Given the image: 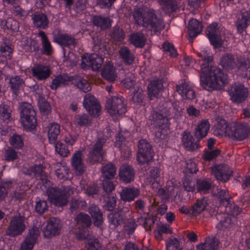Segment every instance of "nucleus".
I'll return each instance as SVG.
<instances>
[{"instance_id": "f257e3e1", "label": "nucleus", "mask_w": 250, "mask_h": 250, "mask_svg": "<svg viewBox=\"0 0 250 250\" xmlns=\"http://www.w3.org/2000/svg\"><path fill=\"white\" fill-rule=\"evenodd\" d=\"M197 54L205 62L201 66L200 80L201 86L206 90L211 91L224 86L227 83L228 76L219 67L210 64L213 58L208 50H203Z\"/></svg>"}, {"instance_id": "f03ea898", "label": "nucleus", "mask_w": 250, "mask_h": 250, "mask_svg": "<svg viewBox=\"0 0 250 250\" xmlns=\"http://www.w3.org/2000/svg\"><path fill=\"white\" fill-rule=\"evenodd\" d=\"M163 105V109L153 110L150 116L151 125L156 128L155 137L160 140H165L167 137L170 119H179L182 115L183 110L176 103L171 102H166Z\"/></svg>"}, {"instance_id": "7ed1b4c3", "label": "nucleus", "mask_w": 250, "mask_h": 250, "mask_svg": "<svg viewBox=\"0 0 250 250\" xmlns=\"http://www.w3.org/2000/svg\"><path fill=\"white\" fill-rule=\"evenodd\" d=\"M132 16L137 24L146 27L153 34H160L164 28L162 14L153 9L144 11L143 8H135Z\"/></svg>"}, {"instance_id": "20e7f679", "label": "nucleus", "mask_w": 250, "mask_h": 250, "mask_svg": "<svg viewBox=\"0 0 250 250\" xmlns=\"http://www.w3.org/2000/svg\"><path fill=\"white\" fill-rule=\"evenodd\" d=\"M222 65L228 71L236 73L237 75H245L248 77L246 72L250 67V59L244 56H240L234 58L232 55H224L221 61Z\"/></svg>"}, {"instance_id": "39448f33", "label": "nucleus", "mask_w": 250, "mask_h": 250, "mask_svg": "<svg viewBox=\"0 0 250 250\" xmlns=\"http://www.w3.org/2000/svg\"><path fill=\"white\" fill-rule=\"evenodd\" d=\"M46 193L50 202L56 207L65 206L68 202V197L73 193L72 188L62 185L59 187H52L47 189Z\"/></svg>"}, {"instance_id": "423d86ee", "label": "nucleus", "mask_w": 250, "mask_h": 250, "mask_svg": "<svg viewBox=\"0 0 250 250\" xmlns=\"http://www.w3.org/2000/svg\"><path fill=\"white\" fill-rule=\"evenodd\" d=\"M21 122L26 132H32L37 125L36 113L32 105L28 103L20 104Z\"/></svg>"}, {"instance_id": "0eeeda50", "label": "nucleus", "mask_w": 250, "mask_h": 250, "mask_svg": "<svg viewBox=\"0 0 250 250\" xmlns=\"http://www.w3.org/2000/svg\"><path fill=\"white\" fill-rule=\"evenodd\" d=\"M223 207L225 208V212L219 214L216 216L217 219L219 220V223L217 224L216 227L219 230H225L229 228L233 223L231 216L236 217L241 212V209L239 207L234 203H231V200L229 205Z\"/></svg>"}, {"instance_id": "6e6552de", "label": "nucleus", "mask_w": 250, "mask_h": 250, "mask_svg": "<svg viewBox=\"0 0 250 250\" xmlns=\"http://www.w3.org/2000/svg\"><path fill=\"white\" fill-rule=\"evenodd\" d=\"M250 134V125L244 122H235L230 124L228 136L234 140L242 141Z\"/></svg>"}, {"instance_id": "1a4fd4ad", "label": "nucleus", "mask_w": 250, "mask_h": 250, "mask_svg": "<svg viewBox=\"0 0 250 250\" xmlns=\"http://www.w3.org/2000/svg\"><path fill=\"white\" fill-rule=\"evenodd\" d=\"M205 33L213 47H222L224 45L223 32L218 22H212L208 25Z\"/></svg>"}, {"instance_id": "9d476101", "label": "nucleus", "mask_w": 250, "mask_h": 250, "mask_svg": "<svg viewBox=\"0 0 250 250\" xmlns=\"http://www.w3.org/2000/svg\"><path fill=\"white\" fill-rule=\"evenodd\" d=\"M25 219V216L20 213H17L12 216L6 231V234L11 237L21 235L26 228Z\"/></svg>"}, {"instance_id": "9b49d317", "label": "nucleus", "mask_w": 250, "mask_h": 250, "mask_svg": "<svg viewBox=\"0 0 250 250\" xmlns=\"http://www.w3.org/2000/svg\"><path fill=\"white\" fill-rule=\"evenodd\" d=\"M106 142V139L104 137L98 138L95 143L89 152L87 162L90 164L100 163L103 160V146Z\"/></svg>"}, {"instance_id": "f8f14e48", "label": "nucleus", "mask_w": 250, "mask_h": 250, "mask_svg": "<svg viewBox=\"0 0 250 250\" xmlns=\"http://www.w3.org/2000/svg\"><path fill=\"white\" fill-rule=\"evenodd\" d=\"M106 108L111 116L122 115L126 111V106L124 99L122 97L112 96L106 101Z\"/></svg>"}, {"instance_id": "ddd939ff", "label": "nucleus", "mask_w": 250, "mask_h": 250, "mask_svg": "<svg viewBox=\"0 0 250 250\" xmlns=\"http://www.w3.org/2000/svg\"><path fill=\"white\" fill-rule=\"evenodd\" d=\"M138 148L137 154L138 162L141 165H148L154 154L151 146L145 140H141L138 143Z\"/></svg>"}, {"instance_id": "4468645a", "label": "nucleus", "mask_w": 250, "mask_h": 250, "mask_svg": "<svg viewBox=\"0 0 250 250\" xmlns=\"http://www.w3.org/2000/svg\"><path fill=\"white\" fill-rule=\"evenodd\" d=\"M230 100L236 103L244 102L248 96V89L241 83H235L229 88Z\"/></svg>"}, {"instance_id": "2eb2a0df", "label": "nucleus", "mask_w": 250, "mask_h": 250, "mask_svg": "<svg viewBox=\"0 0 250 250\" xmlns=\"http://www.w3.org/2000/svg\"><path fill=\"white\" fill-rule=\"evenodd\" d=\"M104 58L96 53H93L88 57H83L81 67L83 69L91 68L93 71H99L102 67Z\"/></svg>"}, {"instance_id": "dca6fc26", "label": "nucleus", "mask_w": 250, "mask_h": 250, "mask_svg": "<svg viewBox=\"0 0 250 250\" xmlns=\"http://www.w3.org/2000/svg\"><path fill=\"white\" fill-rule=\"evenodd\" d=\"M176 90L184 100L191 101L196 97L194 85L185 80H182L177 85Z\"/></svg>"}, {"instance_id": "f3484780", "label": "nucleus", "mask_w": 250, "mask_h": 250, "mask_svg": "<svg viewBox=\"0 0 250 250\" xmlns=\"http://www.w3.org/2000/svg\"><path fill=\"white\" fill-rule=\"evenodd\" d=\"M62 225L61 220L57 217H51L47 221L42 232L45 238H50L59 235L61 232Z\"/></svg>"}, {"instance_id": "a211bd4d", "label": "nucleus", "mask_w": 250, "mask_h": 250, "mask_svg": "<svg viewBox=\"0 0 250 250\" xmlns=\"http://www.w3.org/2000/svg\"><path fill=\"white\" fill-rule=\"evenodd\" d=\"M83 105L91 116L96 117L99 115L101 106L91 94H87L84 97Z\"/></svg>"}, {"instance_id": "6ab92c4d", "label": "nucleus", "mask_w": 250, "mask_h": 250, "mask_svg": "<svg viewBox=\"0 0 250 250\" xmlns=\"http://www.w3.org/2000/svg\"><path fill=\"white\" fill-rule=\"evenodd\" d=\"M129 211V208L127 207L119 209L114 213H111L109 214L107 218L109 224L113 225L114 228L124 224L126 219L127 214L128 213Z\"/></svg>"}, {"instance_id": "aec40b11", "label": "nucleus", "mask_w": 250, "mask_h": 250, "mask_svg": "<svg viewBox=\"0 0 250 250\" xmlns=\"http://www.w3.org/2000/svg\"><path fill=\"white\" fill-rule=\"evenodd\" d=\"M182 135L183 146L188 150L193 151L201 147L199 144L201 140L197 138L189 131H184Z\"/></svg>"}, {"instance_id": "412c9836", "label": "nucleus", "mask_w": 250, "mask_h": 250, "mask_svg": "<svg viewBox=\"0 0 250 250\" xmlns=\"http://www.w3.org/2000/svg\"><path fill=\"white\" fill-rule=\"evenodd\" d=\"M191 208L193 217L201 214L204 210H207L211 216L215 215L216 213V207H209L207 200L205 197L196 200Z\"/></svg>"}, {"instance_id": "4be33fe9", "label": "nucleus", "mask_w": 250, "mask_h": 250, "mask_svg": "<svg viewBox=\"0 0 250 250\" xmlns=\"http://www.w3.org/2000/svg\"><path fill=\"white\" fill-rule=\"evenodd\" d=\"M71 164L76 175H81L83 173L86 167L83 163V154L81 151L77 150L73 153Z\"/></svg>"}, {"instance_id": "5701e85b", "label": "nucleus", "mask_w": 250, "mask_h": 250, "mask_svg": "<svg viewBox=\"0 0 250 250\" xmlns=\"http://www.w3.org/2000/svg\"><path fill=\"white\" fill-rule=\"evenodd\" d=\"M39 235L37 229H29L26 236L21 245L19 250H32L37 242Z\"/></svg>"}, {"instance_id": "b1692460", "label": "nucleus", "mask_w": 250, "mask_h": 250, "mask_svg": "<svg viewBox=\"0 0 250 250\" xmlns=\"http://www.w3.org/2000/svg\"><path fill=\"white\" fill-rule=\"evenodd\" d=\"M31 70L33 76L39 81L45 80L51 73L49 66L41 64H37L34 66Z\"/></svg>"}, {"instance_id": "393cba45", "label": "nucleus", "mask_w": 250, "mask_h": 250, "mask_svg": "<svg viewBox=\"0 0 250 250\" xmlns=\"http://www.w3.org/2000/svg\"><path fill=\"white\" fill-rule=\"evenodd\" d=\"M53 42L58 45L64 47L75 46L76 40L74 36L66 33H58L53 36Z\"/></svg>"}, {"instance_id": "a878e982", "label": "nucleus", "mask_w": 250, "mask_h": 250, "mask_svg": "<svg viewBox=\"0 0 250 250\" xmlns=\"http://www.w3.org/2000/svg\"><path fill=\"white\" fill-rule=\"evenodd\" d=\"M87 211L93 219L94 225L97 227H101L104 222L103 214L98 206L91 204L87 208Z\"/></svg>"}, {"instance_id": "bb28decb", "label": "nucleus", "mask_w": 250, "mask_h": 250, "mask_svg": "<svg viewBox=\"0 0 250 250\" xmlns=\"http://www.w3.org/2000/svg\"><path fill=\"white\" fill-rule=\"evenodd\" d=\"M203 27L202 22L195 19L189 20L188 24V34L189 41L193 39L199 35L203 31Z\"/></svg>"}, {"instance_id": "cd10ccee", "label": "nucleus", "mask_w": 250, "mask_h": 250, "mask_svg": "<svg viewBox=\"0 0 250 250\" xmlns=\"http://www.w3.org/2000/svg\"><path fill=\"white\" fill-rule=\"evenodd\" d=\"M163 86V81L161 79H154L150 82L147 86V91L151 100L158 96L162 91Z\"/></svg>"}, {"instance_id": "c85d7f7f", "label": "nucleus", "mask_w": 250, "mask_h": 250, "mask_svg": "<svg viewBox=\"0 0 250 250\" xmlns=\"http://www.w3.org/2000/svg\"><path fill=\"white\" fill-rule=\"evenodd\" d=\"M140 193V189L134 187H125L123 188L120 193L122 200L125 202H130L137 198Z\"/></svg>"}, {"instance_id": "c756f323", "label": "nucleus", "mask_w": 250, "mask_h": 250, "mask_svg": "<svg viewBox=\"0 0 250 250\" xmlns=\"http://www.w3.org/2000/svg\"><path fill=\"white\" fill-rule=\"evenodd\" d=\"M60 125L55 122L49 123L46 127L47 138L50 144H55L60 134Z\"/></svg>"}, {"instance_id": "7c9ffc66", "label": "nucleus", "mask_w": 250, "mask_h": 250, "mask_svg": "<svg viewBox=\"0 0 250 250\" xmlns=\"http://www.w3.org/2000/svg\"><path fill=\"white\" fill-rule=\"evenodd\" d=\"M210 127V125L208 120H202L195 128L193 132L194 135L201 140L207 136Z\"/></svg>"}, {"instance_id": "2f4dec72", "label": "nucleus", "mask_w": 250, "mask_h": 250, "mask_svg": "<svg viewBox=\"0 0 250 250\" xmlns=\"http://www.w3.org/2000/svg\"><path fill=\"white\" fill-rule=\"evenodd\" d=\"M76 226L80 231L87 229L92 225V220L90 216L85 213L80 212L75 217Z\"/></svg>"}, {"instance_id": "473e14b6", "label": "nucleus", "mask_w": 250, "mask_h": 250, "mask_svg": "<svg viewBox=\"0 0 250 250\" xmlns=\"http://www.w3.org/2000/svg\"><path fill=\"white\" fill-rule=\"evenodd\" d=\"M72 77L67 74L57 75L52 79L50 87L52 90H56L59 87L66 85L68 82L72 81Z\"/></svg>"}, {"instance_id": "72a5a7b5", "label": "nucleus", "mask_w": 250, "mask_h": 250, "mask_svg": "<svg viewBox=\"0 0 250 250\" xmlns=\"http://www.w3.org/2000/svg\"><path fill=\"white\" fill-rule=\"evenodd\" d=\"M135 171L129 165L122 166L120 168L119 176L121 180L125 183H130L134 179Z\"/></svg>"}, {"instance_id": "f704fd0d", "label": "nucleus", "mask_w": 250, "mask_h": 250, "mask_svg": "<svg viewBox=\"0 0 250 250\" xmlns=\"http://www.w3.org/2000/svg\"><path fill=\"white\" fill-rule=\"evenodd\" d=\"M24 82L20 76H12L10 79L9 87L13 95L17 97L20 93V90L23 87Z\"/></svg>"}, {"instance_id": "c9c22d12", "label": "nucleus", "mask_w": 250, "mask_h": 250, "mask_svg": "<svg viewBox=\"0 0 250 250\" xmlns=\"http://www.w3.org/2000/svg\"><path fill=\"white\" fill-rule=\"evenodd\" d=\"M92 21L94 25L104 30L111 27L112 21L109 17L95 15L92 16Z\"/></svg>"}, {"instance_id": "e433bc0d", "label": "nucleus", "mask_w": 250, "mask_h": 250, "mask_svg": "<svg viewBox=\"0 0 250 250\" xmlns=\"http://www.w3.org/2000/svg\"><path fill=\"white\" fill-rule=\"evenodd\" d=\"M32 20L34 26L37 28L44 29L48 26V19L43 13L34 14L32 17Z\"/></svg>"}, {"instance_id": "4c0bfd02", "label": "nucleus", "mask_w": 250, "mask_h": 250, "mask_svg": "<svg viewBox=\"0 0 250 250\" xmlns=\"http://www.w3.org/2000/svg\"><path fill=\"white\" fill-rule=\"evenodd\" d=\"M162 11L166 14L170 15L178 9L177 0H158Z\"/></svg>"}, {"instance_id": "58836bf2", "label": "nucleus", "mask_w": 250, "mask_h": 250, "mask_svg": "<svg viewBox=\"0 0 250 250\" xmlns=\"http://www.w3.org/2000/svg\"><path fill=\"white\" fill-rule=\"evenodd\" d=\"M0 26L1 29L8 32H16L19 29V22L10 18L1 20Z\"/></svg>"}, {"instance_id": "ea45409f", "label": "nucleus", "mask_w": 250, "mask_h": 250, "mask_svg": "<svg viewBox=\"0 0 250 250\" xmlns=\"http://www.w3.org/2000/svg\"><path fill=\"white\" fill-rule=\"evenodd\" d=\"M250 22V11H246L242 13L241 17L239 18L236 22L238 33L241 34L247 28Z\"/></svg>"}, {"instance_id": "a19ab883", "label": "nucleus", "mask_w": 250, "mask_h": 250, "mask_svg": "<svg viewBox=\"0 0 250 250\" xmlns=\"http://www.w3.org/2000/svg\"><path fill=\"white\" fill-rule=\"evenodd\" d=\"M103 77L109 82H114L117 77L115 68L113 64L108 62L104 66L102 72Z\"/></svg>"}, {"instance_id": "79ce46f5", "label": "nucleus", "mask_w": 250, "mask_h": 250, "mask_svg": "<svg viewBox=\"0 0 250 250\" xmlns=\"http://www.w3.org/2000/svg\"><path fill=\"white\" fill-rule=\"evenodd\" d=\"M196 250H217L218 242L215 237L207 238L204 243H201L196 246Z\"/></svg>"}, {"instance_id": "37998d69", "label": "nucleus", "mask_w": 250, "mask_h": 250, "mask_svg": "<svg viewBox=\"0 0 250 250\" xmlns=\"http://www.w3.org/2000/svg\"><path fill=\"white\" fill-rule=\"evenodd\" d=\"M129 39L135 47H144L146 40L145 34L141 32L131 34Z\"/></svg>"}, {"instance_id": "c03bdc74", "label": "nucleus", "mask_w": 250, "mask_h": 250, "mask_svg": "<svg viewBox=\"0 0 250 250\" xmlns=\"http://www.w3.org/2000/svg\"><path fill=\"white\" fill-rule=\"evenodd\" d=\"M55 168V174L58 178L63 180L68 178L69 168L65 163H57Z\"/></svg>"}, {"instance_id": "a18cd8bd", "label": "nucleus", "mask_w": 250, "mask_h": 250, "mask_svg": "<svg viewBox=\"0 0 250 250\" xmlns=\"http://www.w3.org/2000/svg\"><path fill=\"white\" fill-rule=\"evenodd\" d=\"M116 167L111 163H109L102 167V173L104 179H113L116 174Z\"/></svg>"}, {"instance_id": "49530a36", "label": "nucleus", "mask_w": 250, "mask_h": 250, "mask_svg": "<svg viewBox=\"0 0 250 250\" xmlns=\"http://www.w3.org/2000/svg\"><path fill=\"white\" fill-rule=\"evenodd\" d=\"M86 207V202L79 198H72L70 204V210L72 213H77L80 210L84 209Z\"/></svg>"}, {"instance_id": "de8ad7c7", "label": "nucleus", "mask_w": 250, "mask_h": 250, "mask_svg": "<svg viewBox=\"0 0 250 250\" xmlns=\"http://www.w3.org/2000/svg\"><path fill=\"white\" fill-rule=\"evenodd\" d=\"M211 187V184L206 179H198L196 181L197 190L201 194L208 193Z\"/></svg>"}, {"instance_id": "09e8293b", "label": "nucleus", "mask_w": 250, "mask_h": 250, "mask_svg": "<svg viewBox=\"0 0 250 250\" xmlns=\"http://www.w3.org/2000/svg\"><path fill=\"white\" fill-rule=\"evenodd\" d=\"M11 110L9 105L5 104L0 105V118L4 123H8L11 120Z\"/></svg>"}, {"instance_id": "8fccbe9b", "label": "nucleus", "mask_w": 250, "mask_h": 250, "mask_svg": "<svg viewBox=\"0 0 250 250\" xmlns=\"http://www.w3.org/2000/svg\"><path fill=\"white\" fill-rule=\"evenodd\" d=\"M161 170V166L160 164H157L155 166L150 167L149 176L151 179V182L154 183H159Z\"/></svg>"}, {"instance_id": "3c124183", "label": "nucleus", "mask_w": 250, "mask_h": 250, "mask_svg": "<svg viewBox=\"0 0 250 250\" xmlns=\"http://www.w3.org/2000/svg\"><path fill=\"white\" fill-rule=\"evenodd\" d=\"M218 196L221 206H227L230 203L231 198L229 197L228 191L226 189H218Z\"/></svg>"}, {"instance_id": "603ef678", "label": "nucleus", "mask_w": 250, "mask_h": 250, "mask_svg": "<svg viewBox=\"0 0 250 250\" xmlns=\"http://www.w3.org/2000/svg\"><path fill=\"white\" fill-rule=\"evenodd\" d=\"M117 198L115 196H109L105 197L103 202V208L107 211H113L116 207Z\"/></svg>"}, {"instance_id": "864d4df0", "label": "nucleus", "mask_w": 250, "mask_h": 250, "mask_svg": "<svg viewBox=\"0 0 250 250\" xmlns=\"http://www.w3.org/2000/svg\"><path fill=\"white\" fill-rule=\"evenodd\" d=\"M214 175L218 180L224 182L229 180L231 176L229 171L223 167H216L214 171Z\"/></svg>"}, {"instance_id": "5fc2aeb1", "label": "nucleus", "mask_w": 250, "mask_h": 250, "mask_svg": "<svg viewBox=\"0 0 250 250\" xmlns=\"http://www.w3.org/2000/svg\"><path fill=\"white\" fill-rule=\"evenodd\" d=\"M48 209V205L46 201L37 198L36 201L35 210L39 215L43 214Z\"/></svg>"}, {"instance_id": "6e6d98bb", "label": "nucleus", "mask_w": 250, "mask_h": 250, "mask_svg": "<svg viewBox=\"0 0 250 250\" xmlns=\"http://www.w3.org/2000/svg\"><path fill=\"white\" fill-rule=\"evenodd\" d=\"M91 123L89 117L86 114H78L75 118V124L77 126H86Z\"/></svg>"}, {"instance_id": "4d7b16f0", "label": "nucleus", "mask_w": 250, "mask_h": 250, "mask_svg": "<svg viewBox=\"0 0 250 250\" xmlns=\"http://www.w3.org/2000/svg\"><path fill=\"white\" fill-rule=\"evenodd\" d=\"M11 146L17 149H21L24 146V141L21 135L14 133L9 139Z\"/></svg>"}, {"instance_id": "13d9d810", "label": "nucleus", "mask_w": 250, "mask_h": 250, "mask_svg": "<svg viewBox=\"0 0 250 250\" xmlns=\"http://www.w3.org/2000/svg\"><path fill=\"white\" fill-rule=\"evenodd\" d=\"M120 54L121 58L128 64H131L134 61V56L130 53L129 48H121Z\"/></svg>"}, {"instance_id": "bf43d9fd", "label": "nucleus", "mask_w": 250, "mask_h": 250, "mask_svg": "<svg viewBox=\"0 0 250 250\" xmlns=\"http://www.w3.org/2000/svg\"><path fill=\"white\" fill-rule=\"evenodd\" d=\"M138 222L146 230H150L151 227L154 224L155 220L153 217L147 216L145 217H140L138 218Z\"/></svg>"}, {"instance_id": "052dcab7", "label": "nucleus", "mask_w": 250, "mask_h": 250, "mask_svg": "<svg viewBox=\"0 0 250 250\" xmlns=\"http://www.w3.org/2000/svg\"><path fill=\"white\" fill-rule=\"evenodd\" d=\"M76 86L83 92L89 91L91 88L89 82L85 79L79 77L75 83Z\"/></svg>"}, {"instance_id": "680f3d73", "label": "nucleus", "mask_w": 250, "mask_h": 250, "mask_svg": "<svg viewBox=\"0 0 250 250\" xmlns=\"http://www.w3.org/2000/svg\"><path fill=\"white\" fill-rule=\"evenodd\" d=\"M4 160L7 162H13L18 158L17 152L12 147H8L4 152Z\"/></svg>"}, {"instance_id": "e2e57ef3", "label": "nucleus", "mask_w": 250, "mask_h": 250, "mask_svg": "<svg viewBox=\"0 0 250 250\" xmlns=\"http://www.w3.org/2000/svg\"><path fill=\"white\" fill-rule=\"evenodd\" d=\"M55 144L56 152L62 157H66L68 155L69 151L65 144L60 141H57Z\"/></svg>"}, {"instance_id": "0e129e2a", "label": "nucleus", "mask_w": 250, "mask_h": 250, "mask_svg": "<svg viewBox=\"0 0 250 250\" xmlns=\"http://www.w3.org/2000/svg\"><path fill=\"white\" fill-rule=\"evenodd\" d=\"M111 38L117 45H120L124 41L125 38L124 33L123 30H114L112 33Z\"/></svg>"}, {"instance_id": "69168bd1", "label": "nucleus", "mask_w": 250, "mask_h": 250, "mask_svg": "<svg viewBox=\"0 0 250 250\" xmlns=\"http://www.w3.org/2000/svg\"><path fill=\"white\" fill-rule=\"evenodd\" d=\"M144 98V91L142 89L138 87L137 89L134 90L132 97V101L133 102L140 104L143 103Z\"/></svg>"}, {"instance_id": "338daca9", "label": "nucleus", "mask_w": 250, "mask_h": 250, "mask_svg": "<svg viewBox=\"0 0 250 250\" xmlns=\"http://www.w3.org/2000/svg\"><path fill=\"white\" fill-rule=\"evenodd\" d=\"M79 137L78 133L75 131H71L66 135L64 141L65 143L71 146L75 144Z\"/></svg>"}, {"instance_id": "774afa93", "label": "nucleus", "mask_w": 250, "mask_h": 250, "mask_svg": "<svg viewBox=\"0 0 250 250\" xmlns=\"http://www.w3.org/2000/svg\"><path fill=\"white\" fill-rule=\"evenodd\" d=\"M28 172L29 174L34 175L36 178H38L39 177L44 173L42 166L41 165H35L31 167L28 170Z\"/></svg>"}]
</instances>
